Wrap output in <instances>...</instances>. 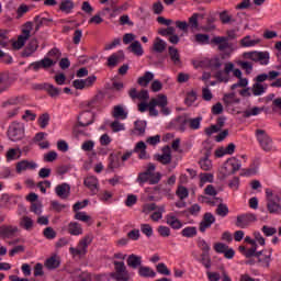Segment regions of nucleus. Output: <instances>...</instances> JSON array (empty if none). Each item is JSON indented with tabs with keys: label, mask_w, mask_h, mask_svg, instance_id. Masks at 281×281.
I'll list each match as a JSON object with an SVG mask.
<instances>
[{
	"label": "nucleus",
	"mask_w": 281,
	"mask_h": 281,
	"mask_svg": "<svg viewBox=\"0 0 281 281\" xmlns=\"http://www.w3.org/2000/svg\"><path fill=\"white\" fill-rule=\"evenodd\" d=\"M243 168V164L240 159L236 157H231L225 160V162L218 169V178L223 181L227 177H232V175H236L238 170Z\"/></svg>",
	"instance_id": "1"
},
{
	"label": "nucleus",
	"mask_w": 281,
	"mask_h": 281,
	"mask_svg": "<svg viewBox=\"0 0 281 281\" xmlns=\"http://www.w3.org/2000/svg\"><path fill=\"white\" fill-rule=\"evenodd\" d=\"M266 201H267V210L269 214H273L274 216H280L281 214V195L278 193H273L271 189H266Z\"/></svg>",
	"instance_id": "2"
},
{
	"label": "nucleus",
	"mask_w": 281,
	"mask_h": 281,
	"mask_svg": "<svg viewBox=\"0 0 281 281\" xmlns=\"http://www.w3.org/2000/svg\"><path fill=\"white\" fill-rule=\"evenodd\" d=\"M34 25L32 22H26L22 27V33L18 36L16 40L12 41L13 49H22L25 46V43L30 41V36H32V30Z\"/></svg>",
	"instance_id": "3"
},
{
	"label": "nucleus",
	"mask_w": 281,
	"mask_h": 281,
	"mask_svg": "<svg viewBox=\"0 0 281 281\" xmlns=\"http://www.w3.org/2000/svg\"><path fill=\"white\" fill-rule=\"evenodd\" d=\"M10 142H21L25 137V124L21 122H12L7 133Z\"/></svg>",
	"instance_id": "4"
},
{
	"label": "nucleus",
	"mask_w": 281,
	"mask_h": 281,
	"mask_svg": "<svg viewBox=\"0 0 281 281\" xmlns=\"http://www.w3.org/2000/svg\"><path fill=\"white\" fill-rule=\"evenodd\" d=\"M112 280L115 281H130L131 274L126 270V265L124 261H114V272L109 274Z\"/></svg>",
	"instance_id": "5"
},
{
	"label": "nucleus",
	"mask_w": 281,
	"mask_h": 281,
	"mask_svg": "<svg viewBox=\"0 0 281 281\" xmlns=\"http://www.w3.org/2000/svg\"><path fill=\"white\" fill-rule=\"evenodd\" d=\"M106 276L95 274L91 272H82V270L77 269L71 272V279L74 281H104Z\"/></svg>",
	"instance_id": "6"
},
{
	"label": "nucleus",
	"mask_w": 281,
	"mask_h": 281,
	"mask_svg": "<svg viewBox=\"0 0 281 281\" xmlns=\"http://www.w3.org/2000/svg\"><path fill=\"white\" fill-rule=\"evenodd\" d=\"M91 240H92V238L89 235L81 238L76 248H74V247L69 248L71 256H74V257L78 256L79 258H82V256H86L87 248L89 247V245H91Z\"/></svg>",
	"instance_id": "7"
},
{
	"label": "nucleus",
	"mask_w": 281,
	"mask_h": 281,
	"mask_svg": "<svg viewBox=\"0 0 281 281\" xmlns=\"http://www.w3.org/2000/svg\"><path fill=\"white\" fill-rule=\"evenodd\" d=\"M193 66L195 69L200 67H210L211 69H221L223 67V61H221L220 57H213L211 59H195L193 60Z\"/></svg>",
	"instance_id": "8"
},
{
	"label": "nucleus",
	"mask_w": 281,
	"mask_h": 281,
	"mask_svg": "<svg viewBox=\"0 0 281 281\" xmlns=\"http://www.w3.org/2000/svg\"><path fill=\"white\" fill-rule=\"evenodd\" d=\"M95 80H98V77L94 75L89 76L86 79H76L72 81V87L79 91H82L83 89H91V87L95 85Z\"/></svg>",
	"instance_id": "9"
},
{
	"label": "nucleus",
	"mask_w": 281,
	"mask_h": 281,
	"mask_svg": "<svg viewBox=\"0 0 281 281\" xmlns=\"http://www.w3.org/2000/svg\"><path fill=\"white\" fill-rule=\"evenodd\" d=\"M256 137L261 148H263L265 150H270L271 148H273V140H271V137H269V135L265 131L257 130Z\"/></svg>",
	"instance_id": "10"
},
{
	"label": "nucleus",
	"mask_w": 281,
	"mask_h": 281,
	"mask_svg": "<svg viewBox=\"0 0 281 281\" xmlns=\"http://www.w3.org/2000/svg\"><path fill=\"white\" fill-rule=\"evenodd\" d=\"M83 186H86V188L90 190L92 196H95V194L100 192V182L98 181V178L95 176H88L83 180Z\"/></svg>",
	"instance_id": "11"
},
{
	"label": "nucleus",
	"mask_w": 281,
	"mask_h": 281,
	"mask_svg": "<svg viewBox=\"0 0 281 281\" xmlns=\"http://www.w3.org/2000/svg\"><path fill=\"white\" fill-rule=\"evenodd\" d=\"M36 168H38V165L32 160H21L15 165L18 175H23L27 170H36Z\"/></svg>",
	"instance_id": "12"
},
{
	"label": "nucleus",
	"mask_w": 281,
	"mask_h": 281,
	"mask_svg": "<svg viewBox=\"0 0 281 281\" xmlns=\"http://www.w3.org/2000/svg\"><path fill=\"white\" fill-rule=\"evenodd\" d=\"M19 234V226L13 225H2L0 227L1 238H15Z\"/></svg>",
	"instance_id": "13"
},
{
	"label": "nucleus",
	"mask_w": 281,
	"mask_h": 281,
	"mask_svg": "<svg viewBox=\"0 0 281 281\" xmlns=\"http://www.w3.org/2000/svg\"><path fill=\"white\" fill-rule=\"evenodd\" d=\"M256 222V215L248 213L245 215L237 216L236 225L237 227H240L241 229H245V227H249L251 223Z\"/></svg>",
	"instance_id": "14"
},
{
	"label": "nucleus",
	"mask_w": 281,
	"mask_h": 281,
	"mask_svg": "<svg viewBox=\"0 0 281 281\" xmlns=\"http://www.w3.org/2000/svg\"><path fill=\"white\" fill-rule=\"evenodd\" d=\"M214 223H216V217H214L212 213H205L200 223V232H202V234L205 233Z\"/></svg>",
	"instance_id": "15"
},
{
	"label": "nucleus",
	"mask_w": 281,
	"mask_h": 281,
	"mask_svg": "<svg viewBox=\"0 0 281 281\" xmlns=\"http://www.w3.org/2000/svg\"><path fill=\"white\" fill-rule=\"evenodd\" d=\"M262 43V38L258 36L246 35L239 41V45L243 47H256Z\"/></svg>",
	"instance_id": "16"
},
{
	"label": "nucleus",
	"mask_w": 281,
	"mask_h": 281,
	"mask_svg": "<svg viewBox=\"0 0 281 281\" xmlns=\"http://www.w3.org/2000/svg\"><path fill=\"white\" fill-rule=\"evenodd\" d=\"M33 281H47V277L45 276V267L43 263L37 262L33 268Z\"/></svg>",
	"instance_id": "17"
},
{
	"label": "nucleus",
	"mask_w": 281,
	"mask_h": 281,
	"mask_svg": "<svg viewBox=\"0 0 281 281\" xmlns=\"http://www.w3.org/2000/svg\"><path fill=\"white\" fill-rule=\"evenodd\" d=\"M155 168H156L155 165L148 164L147 170L138 175L136 179L137 183H139L140 186H144L146 181H149L151 172H155Z\"/></svg>",
	"instance_id": "18"
},
{
	"label": "nucleus",
	"mask_w": 281,
	"mask_h": 281,
	"mask_svg": "<svg viewBox=\"0 0 281 281\" xmlns=\"http://www.w3.org/2000/svg\"><path fill=\"white\" fill-rule=\"evenodd\" d=\"M93 112L91 111H85L81 112L78 116V122L80 126H90V124L93 122Z\"/></svg>",
	"instance_id": "19"
},
{
	"label": "nucleus",
	"mask_w": 281,
	"mask_h": 281,
	"mask_svg": "<svg viewBox=\"0 0 281 281\" xmlns=\"http://www.w3.org/2000/svg\"><path fill=\"white\" fill-rule=\"evenodd\" d=\"M166 223L170 225L172 229H181L183 227V223L181 220L177 218L175 213H169L166 215Z\"/></svg>",
	"instance_id": "20"
},
{
	"label": "nucleus",
	"mask_w": 281,
	"mask_h": 281,
	"mask_svg": "<svg viewBox=\"0 0 281 281\" xmlns=\"http://www.w3.org/2000/svg\"><path fill=\"white\" fill-rule=\"evenodd\" d=\"M212 43L217 45L220 52H225V49H229V37L227 36H215L212 40Z\"/></svg>",
	"instance_id": "21"
},
{
	"label": "nucleus",
	"mask_w": 281,
	"mask_h": 281,
	"mask_svg": "<svg viewBox=\"0 0 281 281\" xmlns=\"http://www.w3.org/2000/svg\"><path fill=\"white\" fill-rule=\"evenodd\" d=\"M21 155H23V151L21 148H10L5 153V159L7 162L10 164L12 161H16L18 159H21Z\"/></svg>",
	"instance_id": "22"
},
{
	"label": "nucleus",
	"mask_w": 281,
	"mask_h": 281,
	"mask_svg": "<svg viewBox=\"0 0 281 281\" xmlns=\"http://www.w3.org/2000/svg\"><path fill=\"white\" fill-rule=\"evenodd\" d=\"M71 192V187L67 183H61L55 188V193L59 199H67L69 196V193Z\"/></svg>",
	"instance_id": "23"
},
{
	"label": "nucleus",
	"mask_w": 281,
	"mask_h": 281,
	"mask_svg": "<svg viewBox=\"0 0 281 281\" xmlns=\"http://www.w3.org/2000/svg\"><path fill=\"white\" fill-rule=\"evenodd\" d=\"M122 60H124V52L121 50V52L112 54L108 58V66L115 67V66L120 65V63H122Z\"/></svg>",
	"instance_id": "24"
},
{
	"label": "nucleus",
	"mask_w": 281,
	"mask_h": 281,
	"mask_svg": "<svg viewBox=\"0 0 281 281\" xmlns=\"http://www.w3.org/2000/svg\"><path fill=\"white\" fill-rule=\"evenodd\" d=\"M271 249L257 252V258L263 267H269V262H271Z\"/></svg>",
	"instance_id": "25"
},
{
	"label": "nucleus",
	"mask_w": 281,
	"mask_h": 281,
	"mask_svg": "<svg viewBox=\"0 0 281 281\" xmlns=\"http://www.w3.org/2000/svg\"><path fill=\"white\" fill-rule=\"evenodd\" d=\"M68 234H70V236H82V225L78 222H70L68 224Z\"/></svg>",
	"instance_id": "26"
},
{
	"label": "nucleus",
	"mask_w": 281,
	"mask_h": 281,
	"mask_svg": "<svg viewBox=\"0 0 281 281\" xmlns=\"http://www.w3.org/2000/svg\"><path fill=\"white\" fill-rule=\"evenodd\" d=\"M36 49H38V41L32 40L23 50L22 56L24 58H30V56H32Z\"/></svg>",
	"instance_id": "27"
},
{
	"label": "nucleus",
	"mask_w": 281,
	"mask_h": 281,
	"mask_svg": "<svg viewBox=\"0 0 281 281\" xmlns=\"http://www.w3.org/2000/svg\"><path fill=\"white\" fill-rule=\"evenodd\" d=\"M134 153H138V159H148L149 156L146 153V143L138 142L134 148Z\"/></svg>",
	"instance_id": "28"
},
{
	"label": "nucleus",
	"mask_w": 281,
	"mask_h": 281,
	"mask_svg": "<svg viewBox=\"0 0 281 281\" xmlns=\"http://www.w3.org/2000/svg\"><path fill=\"white\" fill-rule=\"evenodd\" d=\"M164 214H166V205L162 204V205L157 206L155 212L150 215V218L155 223H159V221H161V218H164Z\"/></svg>",
	"instance_id": "29"
},
{
	"label": "nucleus",
	"mask_w": 281,
	"mask_h": 281,
	"mask_svg": "<svg viewBox=\"0 0 281 281\" xmlns=\"http://www.w3.org/2000/svg\"><path fill=\"white\" fill-rule=\"evenodd\" d=\"M127 49H130L132 52V54H134V56L140 57L144 54V47L142 46V43H139V41H134L127 47Z\"/></svg>",
	"instance_id": "30"
},
{
	"label": "nucleus",
	"mask_w": 281,
	"mask_h": 281,
	"mask_svg": "<svg viewBox=\"0 0 281 281\" xmlns=\"http://www.w3.org/2000/svg\"><path fill=\"white\" fill-rule=\"evenodd\" d=\"M112 115L115 117V120H126V117H128V113L122 105L114 106Z\"/></svg>",
	"instance_id": "31"
},
{
	"label": "nucleus",
	"mask_w": 281,
	"mask_h": 281,
	"mask_svg": "<svg viewBox=\"0 0 281 281\" xmlns=\"http://www.w3.org/2000/svg\"><path fill=\"white\" fill-rule=\"evenodd\" d=\"M127 265L132 267V269L142 267V256H137L135 254L130 255L127 258Z\"/></svg>",
	"instance_id": "32"
},
{
	"label": "nucleus",
	"mask_w": 281,
	"mask_h": 281,
	"mask_svg": "<svg viewBox=\"0 0 281 281\" xmlns=\"http://www.w3.org/2000/svg\"><path fill=\"white\" fill-rule=\"evenodd\" d=\"M166 41L161 40L160 37H156L154 41L153 49L157 54H162V52H166Z\"/></svg>",
	"instance_id": "33"
},
{
	"label": "nucleus",
	"mask_w": 281,
	"mask_h": 281,
	"mask_svg": "<svg viewBox=\"0 0 281 281\" xmlns=\"http://www.w3.org/2000/svg\"><path fill=\"white\" fill-rule=\"evenodd\" d=\"M150 103L164 109V106H168V97H166V94H159L157 98L151 99Z\"/></svg>",
	"instance_id": "34"
},
{
	"label": "nucleus",
	"mask_w": 281,
	"mask_h": 281,
	"mask_svg": "<svg viewBox=\"0 0 281 281\" xmlns=\"http://www.w3.org/2000/svg\"><path fill=\"white\" fill-rule=\"evenodd\" d=\"M60 12H64V14H71L74 10V1L71 0H63L59 4Z\"/></svg>",
	"instance_id": "35"
},
{
	"label": "nucleus",
	"mask_w": 281,
	"mask_h": 281,
	"mask_svg": "<svg viewBox=\"0 0 281 281\" xmlns=\"http://www.w3.org/2000/svg\"><path fill=\"white\" fill-rule=\"evenodd\" d=\"M153 78H155V74L146 71L144 76L138 78L137 82L140 87H148Z\"/></svg>",
	"instance_id": "36"
},
{
	"label": "nucleus",
	"mask_w": 281,
	"mask_h": 281,
	"mask_svg": "<svg viewBox=\"0 0 281 281\" xmlns=\"http://www.w3.org/2000/svg\"><path fill=\"white\" fill-rule=\"evenodd\" d=\"M186 122H187V124H189V127L192 131H199V128H201V122H203V116L188 119Z\"/></svg>",
	"instance_id": "37"
},
{
	"label": "nucleus",
	"mask_w": 281,
	"mask_h": 281,
	"mask_svg": "<svg viewBox=\"0 0 281 281\" xmlns=\"http://www.w3.org/2000/svg\"><path fill=\"white\" fill-rule=\"evenodd\" d=\"M20 227H23V229L30 232L34 227V221L32 220V217L23 216L20 220Z\"/></svg>",
	"instance_id": "38"
},
{
	"label": "nucleus",
	"mask_w": 281,
	"mask_h": 281,
	"mask_svg": "<svg viewBox=\"0 0 281 281\" xmlns=\"http://www.w3.org/2000/svg\"><path fill=\"white\" fill-rule=\"evenodd\" d=\"M138 276L140 278H155L157 276V272L148 267H140L138 270Z\"/></svg>",
	"instance_id": "39"
},
{
	"label": "nucleus",
	"mask_w": 281,
	"mask_h": 281,
	"mask_svg": "<svg viewBox=\"0 0 281 281\" xmlns=\"http://www.w3.org/2000/svg\"><path fill=\"white\" fill-rule=\"evenodd\" d=\"M223 101H224V104L229 106L231 104H238V102H240V99L236 98V93L231 92V93L224 94Z\"/></svg>",
	"instance_id": "40"
},
{
	"label": "nucleus",
	"mask_w": 281,
	"mask_h": 281,
	"mask_svg": "<svg viewBox=\"0 0 281 281\" xmlns=\"http://www.w3.org/2000/svg\"><path fill=\"white\" fill-rule=\"evenodd\" d=\"M45 267L49 270L58 269L60 267V259L58 257H50L45 261Z\"/></svg>",
	"instance_id": "41"
},
{
	"label": "nucleus",
	"mask_w": 281,
	"mask_h": 281,
	"mask_svg": "<svg viewBox=\"0 0 281 281\" xmlns=\"http://www.w3.org/2000/svg\"><path fill=\"white\" fill-rule=\"evenodd\" d=\"M44 89L50 98H58V95H60V88H56L54 85L46 83Z\"/></svg>",
	"instance_id": "42"
},
{
	"label": "nucleus",
	"mask_w": 281,
	"mask_h": 281,
	"mask_svg": "<svg viewBox=\"0 0 281 281\" xmlns=\"http://www.w3.org/2000/svg\"><path fill=\"white\" fill-rule=\"evenodd\" d=\"M169 56L172 60L173 65H180L181 64V56L179 55V50L172 46L169 47Z\"/></svg>",
	"instance_id": "43"
},
{
	"label": "nucleus",
	"mask_w": 281,
	"mask_h": 281,
	"mask_svg": "<svg viewBox=\"0 0 281 281\" xmlns=\"http://www.w3.org/2000/svg\"><path fill=\"white\" fill-rule=\"evenodd\" d=\"M117 168H122V162L120 161V157L115 155L110 156L109 170H117Z\"/></svg>",
	"instance_id": "44"
},
{
	"label": "nucleus",
	"mask_w": 281,
	"mask_h": 281,
	"mask_svg": "<svg viewBox=\"0 0 281 281\" xmlns=\"http://www.w3.org/2000/svg\"><path fill=\"white\" fill-rule=\"evenodd\" d=\"M200 188H203L205 183H213L214 182V175L212 173H200Z\"/></svg>",
	"instance_id": "45"
},
{
	"label": "nucleus",
	"mask_w": 281,
	"mask_h": 281,
	"mask_svg": "<svg viewBox=\"0 0 281 281\" xmlns=\"http://www.w3.org/2000/svg\"><path fill=\"white\" fill-rule=\"evenodd\" d=\"M193 43H196L198 45H210V35L196 34L193 38Z\"/></svg>",
	"instance_id": "46"
},
{
	"label": "nucleus",
	"mask_w": 281,
	"mask_h": 281,
	"mask_svg": "<svg viewBox=\"0 0 281 281\" xmlns=\"http://www.w3.org/2000/svg\"><path fill=\"white\" fill-rule=\"evenodd\" d=\"M267 85L265 83H255L252 85V93L254 95H262L265 93H267Z\"/></svg>",
	"instance_id": "47"
},
{
	"label": "nucleus",
	"mask_w": 281,
	"mask_h": 281,
	"mask_svg": "<svg viewBox=\"0 0 281 281\" xmlns=\"http://www.w3.org/2000/svg\"><path fill=\"white\" fill-rule=\"evenodd\" d=\"M262 113V108L254 106L243 112L244 117H254Z\"/></svg>",
	"instance_id": "48"
},
{
	"label": "nucleus",
	"mask_w": 281,
	"mask_h": 281,
	"mask_svg": "<svg viewBox=\"0 0 281 281\" xmlns=\"http://www.w3.org/2000/svg\"><path fill=\"white\" fill-rule=\"evenodd\" d=\"M199 165L205 171L212 170V168H213L210 156H207V155L200 159Z\"/></svg>",
	"instance_id": "49"
},
{
	"label": "nucleus",
	"mask_w": 281,
	"mask_h": 281,
	"mask_svg": "<svg viewBox=\"0 0 281 281\" xmlns=\"http://www.w3.org/2000/svg\"><path fill=\"white\" fill-rule=\"evenodd\" d=\"M181 234L184 238H194V236H196V227L194 226L184 227L181 231Z\"/></svg>",
	"instance_id": "50"
},
{
	"label": "nucleus",
	"mask_w": 281,
	"mask_h": 281,
	"mask_svg": "<svg viewBox=\"0 0 281 281\" xmlns=\"http://www.w3.org/2000/svg\"><path fill=\"white\" fill-rule=\"evenodd\" d=\"M134 133H136V135H144V133H146V122L145 121H136Z\"/></svg>",
	"instance_id": "51"
},
{
	"label": "nucleus",
	"mask_w": 281,
	"mask_h": 281,
	"mask_svg": "<svg viewBox=\"0 0 281 281\" xmlns=\"http://www.w3.org/2000/svg\"><path fill=\"white\" fill-rule=\"evenodd\" d=\"M176 194H177L178 199L183 201L184 199H188V196H190V191H188V188L180 186V187H178Z\"/></svg>",
	"instance_id": "52"
},
{
	"label": "nucleus",
	"mask_w": 281,
	"mask_h": 281,
	"mask_svg": "<svg viewBox=\"0 0 281 281\" xmlns=\"http://www.w3.org/2000/svg\"><path fill=\"white\" fill-rule=\"evenodd\" d=\"M196 91L191 90L187 93V98L184 100L187 106H192V104H194V102H196Z\"/></svg>",
	"instance_id": "53"
},
{
	"label": "nucleus",
	"mask_w": 281,
	"mask_h": 281,
	"mask_svg": "<svg viewBox=\"0 0 281 281\" xmlns=\"http://www.w3.org/2000/svg\"><path fill=\"white\" fill-rule=\"evenodd\" d=\"M37 123L41 126V128H47V126L49 125V114L47 113L42 114L38 117Z\"/></svg>",
	"instance_id": "54"
},
{
	"label": "nucleus",
	"mask_w": 281,
	"mask_h": 281,
	"mask_svg": "<svg viewBox=\"0 0 281 281\" xmlns=\"http://www.w3.org/2000/svg\"><path fill=\"white\" fill-rule=\"evenodd\" d=\"M228 188L236 192V190L240 188V178L233 177L231 180H228Z\"/></svg>",
	"instance_id": "55"
},
{
	"label": "nucleus",
	"mask_w": 281,
	"mask_h": 281,
	"mask_svg": "<svg viewBox=\"0 0 281 281\" xmlns=\"http://www.w3.org/2000/svg\"><path fill=\"white\" fill-rule=\"evenodd\" d=\"M32 10V8L27 4H20L16 10V19H21V16H24V14H27V12Z\"/></svg>",
	"instance_id": "56"
},
{
	"label": "nucleus",
	"mask_w": 281,
	"mask_h": 281,
	"mask_svg": "<svg viewBox=\"0 0 281 281\" xmlns=\"http://www.w3.org/2000/svg\"><path fill=\"white\" fill-rule=\"evenodd\" d=\"M257 63L259 65H269V52H259Z\"/></svg>",
	"instance_id": "57"
},
{
	"label": "nucleus",
	"mask_w": 281,
	"mask_h": 281,
	"mask_svg": "<svg viewBox=\"0 0 281 281\" xmlns=\"http://www.w3.org/2000/svg\"><path fill=\"white\" fill-rule=\"evenodd\" d=\"M43 69H49V67H54L56 65V59H52L48 56L41 59Z\"/></svg>",
	"instance_id": "58"
},
{
	"label": "nucleus",
	"mask_w": 281,
	"mask_h": 281,
	"mask_svg": "<svg viewBox=\"0 0 281 281\" xmlns=\"http://www.w3.org/2000/svg\"><path fill=\"white\" fill-rule=\"evenodd\" d=\"M215 78L220 82H227L229 80V75L225 70H220L215 74Z\"/></svg>",
	"instance_id": "59"
},
{
	"label": "nucleus",
	"mask_w": 281,
	"mask_h": 281,
	"mask_svg": "<svg viewBox=\"0 0 281 281\" xmlns=\"http://www.w3.org/2000/svg\"><path fill=\"white\" fill-rule=\"evenodd\" d=\"M198 247L205 254H210L211 246L205 239H199Z\"/></svg>",
	"instance_id": "60"
},
{
	"label": "nucleus",
	"mask_w": 281,
	"mask_h": 281,
	"mask_svg": "<svg viewBox=\"0 0 281 281\" xmlns=\"http://www.w3.org/2000/svg\"><path fill=\"white\" fill-rule=\"evenodd\" d=\"M111 128L113 131V133H120L121 131H125V126L124 123H121L120 121H114L111 123Z\"/></svg>",
	"instance_id": "61"
},
{
	"label": "nucleus",
	"mask_w": 281,
	"mask_h": 281,
	"mask_svg": "<svg viewBox=\"0 0 281 281\" xmlns=\"http://www.w3.org/2000/svg\"><path fill=\"white\" fill-rule=\"evenodd\" d=\"M157 271L161 274V276H170V269H168V266H166V263L161 262L158 263L156 266Z\"/></svg>",
	"instance_id": "62"
},
{
	"label": "nucleus",
	"mask_w": 281,
	"mask_h": 281,
	"mask_svg": "<svg viewBox=\"0 0 281 281\" xmlns=\"http://www.w3.org/2000/svg\"><path fill=\"white\" fill-rule=\"evenodd\" d=\"M157 204L155 203H146L143 205V214H150V212H155V210H157Z\"/></svg>",
	"instance_id": "63"
},
{
	"label": "nucleus",
	"mask_w": 281,
	"mask_h": 281,
	"mask_svg": "<svg viewBox=\"0 0 281 281\" xmlns=\"http://www.w3.org/2000/svg\"><path fill=\"white\" fill-rule=\"evenodd\" d=\"M273 111L274 113H277L278 115H281V98L274 99L273 102Z\"/></svg>",
	"instance_id": "64"
}]
</instances>
